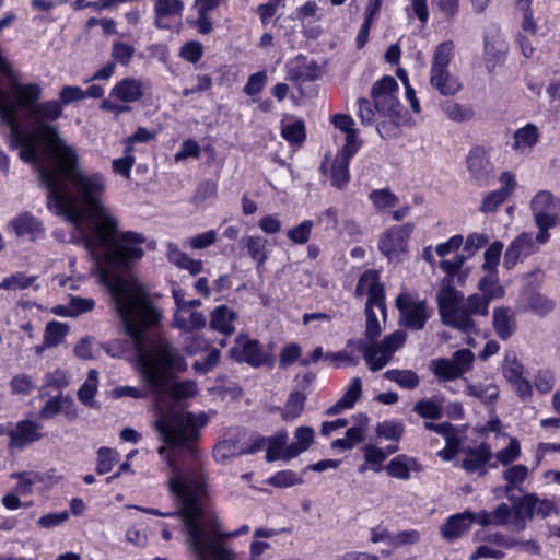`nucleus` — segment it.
<instances>
[{"mask_svg":"<svg viewBox=\"0 0 560 560\" xmlns=\"http://www.w3.org/2000/svg\"><path fill=\"white\" fill-rule=\"evenodd\" d=\"M98 281L108 288L115 312L136 346L141 378L155 395L160 416L154 421V428L160 439L172 447L187 446L191 451L190 445L199 440L200 430L208 423L209 416L206 412L196 415L177 406L168 410L164 407L166 398L178 400L195 396L197 385L192 381L170 385L176 373L187 369V363L168 341L161 339L148 348L143 346V330L159 323L161 312L136 279L112 276L102 268Z\"/></svg>","mask_w":560,"mask_h":560,"instance_id":"1","label":"nucleus"},{"mask_svg":"<svg viewBox=\"0 0 560 560\" xmlns=\"http://www.w3.org/2000/svg\"><path fill=\"white\" fill-rule=\"evenodd\" d=\"M72 188L47 201L50 210L73 224L80 241L91 253H101L105 262L115 269H130L144 257V234L122 231L119 219L104 206L102 196L106 184L100 173L72 176Z\"/></svg>","mask_w":560,"mask_h":560,"instance_id":"2","label":"nucleus"},{"mask_svg":"<svg viewBox=\"0 0 560 560\" xmlns=\"http://www.w3.org/2000/svg\"><path fill=\"white\" fill-rule=\"evenodd\" d=\"M0 103L12 109L14 127L0 113L1 124L9 129V143L12 148L20 149L19 156L23 162L36 165L40 182L48 190L47 201L69 190L66 180L72 185L73 174H88L79 166V156L74 149L60 139L55 126L48 124L62 115V106L58 101L33 106L28 116L38 126L28 132L21 128L16 105L5 102L1 90Z\"/></svg>","mask_w":560,"mask_h":560,"instance_id":"3","label":"nucleus"},{"mask_svg":"<svg viewBox=\"0 0 560 560\" xmlns=\"http://www.w3.org/2000/svg\"><path fill=\"white\" fill-rule=\"evenodd\" d=\"M191 455L195 460L194 464L184 469H179L174 460L168 458V465L172 469V476L168 479V488L172 494L179 501L182 506L180 511L164 513L156 509H148L138 505H130L129 508L155 516H179L184 520L183 512L191 503V505H196L203 516H211L201 506V500L206 494V482L198 460V450H191Z\"/></svg>","mask_w":560,"mask_h":560,"instance_id":"4","label":"nucleus"},{"mask_svg":"<svg viewBox=\"0 0 560 560\" xmlns=\"http://www.w3.org/2000/svg\"><path fill=\"white\" fill-rule=\"evenodd\" d=\"M183 515L187 544L197 560H233V552L217 541L220 533L215 516H203L191 503Z\"/></svg>","mask_w":560,"mask_h":560,"instance_id":"5","label":"nucleus"},{"mask_svg":"<svg viewBox=\"0 0 560 560\" xmlns=\"http://www.w3.org/2000/svg\"><path fill=\"white\" fill-rule=\"evenodd\" d=\"M355 293L358 295L368 294L369 296L365 305V337L373 341L380 337L382 332L374 307L378 308L383 318L386 316L385 289L380 282L378 273L374 270L364 271L357 283Z\"/></svg>","mask_w":560,"mask_h":560,"instance_id":"6","label":"nucleus"},{"mask_svg":"<svg viewBox=\"0 0 560 560\" xmlns=\"http://www.w3.org/2000/svg\"><path fill=\"white\" fill-rule=\"evenodd\" d=\"M454 56L455 43L452 39L440 43L433 50L430 68V84L444 96H453L463 88L459 78L452 74L448 69Z\"/></svg>","mask_w":560,"mask_h":560,"instance_id":"7","label":"nucleus"},{"mask_svg":"<svg viewBox=\"0 0 560 560\" xmlns=\"http://www.w3.org/2000/svg\"><path fill=\"white\" fill-rule=\"evenodd\" d=\"M436 302L441 320L445 326L453 327L463 332L475 329L474 319L463 315V295L453 287L452 278L445 277L436 294Z\"/></svg>","mask_w":560,"mask_h":560,"instance_id":"8","label":"nucleus"},{"mask_svg":"<svg viewBox=\"0 0 560 560\" xmlns=\"http://www.w3.org/2000/svg\"><path fill=\"white\" fill-rule=\"evenodd\" d=\"M530 207L539 230L536 242L545 244L550 238L549 230L560 223V199L548 190H541L533 198Z\"/></svg>","mask_w":560,"mask_h":560,"instance_id":"9","label":"nucleus"},{"mask_svg":"<svg viewBox=\"0 0 560 560\" xmlns=\"http://www.w3.org/2000/svg\"><path fill=\"white\" fill-rule=\"evenodd\" d=\"M395 305L400 313V323L411 330H421L430 317L424 301H416L408 293L397 295Z\"/></svg>","mask_w":560,"mask_h":560,"instance_id":"10","label":"nucleus"},{"mask_svg":"<svg viewBox=\"0 0 560 560\" xmlns=\"http://www.w3.org/2000/svg\"><path fill=\"white\" fill-rule=\"evenodd\" d=\"M406 332L396 330L386 336L382 341L374 342L366 364L372 372L385 368L394 357V353L400 349L406 341Z\"/></svg>","mask_w":560,"mask_h":560,"instance_id":"11","label":"nucleus"},{"mask_svg":"<svg viewBox=\"0 0 560 560\" xmlns=\"http://www.w3.org/2000/svg\"><path fill=\"white\" fill-rule=\"evenodd\" d=\"M509 51V44L499 26L492 24L485 31L483 60L489 72L501 65Z\"/></svg>","mask_w":560,"mask_h":560,"instance_id":"12","label":"nucleus"},{"mask_svg":"<svg viewBox=\"0 0 560 560\" xmlns=\"http://www.w3.org/2000/svg\"><path fill=\"white\" fill-rule=\"evenodd\" d=\"M412 223L392 226L380 237L378 248L389 260L397 259L400 254L407 250V241L413 232Z\"/></svg>","mask_w":560,"mask_h":560,"instance_id":"13","label":"nucleus"},{"mask_svg":"<svg viewBox=\"0 0 560 560\" xmlns=\"http://www.w3.org/2000/svg\"><path fill=\"white\" fill-rule=\"evenodd\" d=\"M42 424L32 420H20L8 431L10 450H23L43 438Z\"/></svg>","mask_w":560,"mask_h":560,"instance_id":"14","label":"nucleus"},{"mask_svg":"<svg viewBox=\"0 0 560 560\" xmlns=\"http://www.w3.org/2000/svg\"><path fill=\"white\" fill-rule=\"evenodd\" d=\"M466 166L471 179L479 185L485 184L494 171L489 153L483 147H475L470 150L466 158Z\"/></svg>","mask_w":560,"mask_h":560,"instance_id":"15","label":"nucleus"},{"mask_svg":"<svg viewBox=\"0 0 560 560\" xmlns=\"http://www.w3.org/2000/svg\"><path fill=\"white\" fill-rule=\"evenodd\" d=\"M538 243L536 236L532 233H521L506 248L504 254V266L511 269L516 262L525 257H528L538 250Z\"/></svg>","mask_w":560,"mask_h":560,"instance_id":"16","label":"nucleus"},{"mask_svg":"<svg viewBox=\"0 0 560 560\" xmlns=\"http://www.w3.org/2000/svg\"><path fill=\"white\" fill-rule=\"evenodd\" d=\"M477 523V514L470 511L453 514L440 526L441 536L447 541H454L460 538Z\"/></svg>","mask_w":560,"mask_h":560,"instance_id":"17","label":"nucleus"},{"mask_svg":"<svg viewBox=\"0 0 560 560\" xmlns=\"http://www.w3.org/2000/svg\"><path fill=\"white\" fill-rule=\"evenodd\" d=\"M245 435L241 431H235L229 436L219 441L213 448V457L218 463L228 460L244 454L245 445L243 443Z\"/></svg>","mask_w":560,"mask_h":560,"instance_id":"18","label":"nucleus"},{"mask_svg":"<svg viewBox=\"0 0 560 560\" xmlns=\"http://www.w3.org/2000/svg\"><path fill=\"white\" fill-rule=\"evenodd\" d=\"M238 349L241 350V352L236 357V359L238 361H244L252 366L258 368L264 364H267L270 361L269 354L262 350V347L256 340H237V347L231 349L233 355L236 354Z\"/></svg>","mask_w":560,"mask_h":560,"instance_id":"19","label":"nucleus"},{"mask_svg":"<svg viewBox=\"0 0 560 560\" xmlns=\"http://www.w3.org/2000/svg\"><path fill=\"white\" fill-rule=\"evenodd\" d=\"M8 228L19 237H27L35 241L44 233L42 223L32 214L24 212L12 219L8 223Z\"/></svg>","mask_w":560,"mask_h":560,"instance_id":"20","label":"nucleus"},{"mask_svg":"<svg viewBox=\"0 0 560 560\" xmlns=\"http://www.w3.org/2000/svg\"><path fill=\"white\" fill-rule=\"evenodd\" d=\"M385 470L393 478L409 480L411 472L422 470V465L415 457L401 454L390 459L385 466Z\"/></svg>","mask_w":560,"mask_h":560,"instance_id":"21","label":"nucleus"},{"mask_svg":"<svg viewBox=\"0 0 560 560\" xmlns=\"http://www.w3.org/2000/svg\"><path fill=\"white\" fill-rule=\"evenodd\" d=\"M143 82L136 78H125L113 88L110 95L124 103H135L143 97Z\"/></svg>","mask_w":560,"mask_h":560,"instance_id":"22","label":"nucleus"},{"mask_svg":"<svg viewBox=\"0 0 560 560\" xmlns=\"http://www.w3.org/2000/svg\"><path fill=\"white\" fill-rule=\"evenodd\" d=\"M399 450L398 444H390L384 450L373 444L364 446V464L359 467L360 472H364L368 467L375 472L382 470V464L388 455L396 453Z\"/></svg>","mask_w":560,"mask_h":560,"instance_id":"23","label":"nucleus"},{"mask_svg":"<svg viewBox=\"0 0 560 560\" xmlns=\"http://www.w3.org/2000/svg\"><path fill=\"white\" fill-rule=\"evenodd\" d=\"M476 514L477 523L483 527L504 526L511 523L512 509L506 503H501L492 512L480 510Z\"/></svg>","mask_w":560,"mask_h":560,"instance_id":"24","label":"nucleus"},{"mask_svg":"<svg viewBox=\"0 0 560 560\" xmlns=\"http://www.w3.org/2000/svg\"><path fill=\"white\" fill-rule=\"evenodd\" d=\"M295 443L283 450V459L289 460L308 450L314 441V430L311 427H299L294 432Z\"/></svg>","mask_w":560,"mask_h":560,"instance_id":"25","label":"nucleus"},{"mask_svg":"<svg viewBox=\"0 0 560 560\" xmlns=\"http://www.w3.org/2000/svg\"><path fill=\"white\" fill-rule=\"evenodd\" d=\"M490 458V447L487 444H481L477 448H469L466 451L462 466L468 472L481 470V474H485L483 467Z\"/></svg>","mask_w":560,"mask_h":560,"instance_id":"26","label":"nucleus"},{"mask_svg":"<svg viewBox=\"0 0 560 560\" xmlns=\"http://www.w3.org/2000/svg\"><path fill=\"white\" fill-rule=\"evenodd\" d=\"M235 318L236 314L231 308L226 305H219L212 311L209 325L213 330L231 335L234 331Z\"/></svg>","mask_w":560,"mask_h":560,"instance_id":"27","label":"nucleus"},{"mask_svg":"<svg viewBox=\"0 0 560 560\" xmlns=\"http://www.w3.org/2000/svg\"><path fill=\"white\" fill-rule=\"evenodd\" d=\"M539 130L534 124L518 128L513 135L512 149L524 153L530 150L538 141Z\"/></svg>","mask_w":560,"mask_h":560,"instance_id":"28","label":"nucleus"},{"mask_svg":"<svg viewBox=\"0 0 560 560\" xmlns=\"http://www.w3.org/2000/svg\"><path fill=\"white\" fill-rule=\"evenodd\" d=\"M492 323L495 334L502 340L509 339L516 328L514 316L504 307L494 308Z\"/></svg>","mask_w":560,"mask_h":560,"instance_id":"29","label":"nucleus"},{"mask_svg":"<svg viewBox=\"0 0 560 560\" xmlns=\"http://www.w3.org/2000/svg\"><path fill=\"white\" fill-rule=\"evenodd\" d=\"M16 107H23L27 114L33 109V106L38 104L42 96V89L37 83L20 84L15 89Z\"/></svg>","mask_w":560,"mask_h":560,"instance_id":"30","label":"nucleus"},{"mask_svg":"<svg viewBox=\"0 0 560 560\" xmlns=\"http://www.w3.org/2000/svg\"><path fill=\"white\" fill-rule=\"evenodd\" d=\"M553 307V301L539 292L529 291L524 296L523 310L540 317L546 316Z\"/></svg>","mask_w":560,"mask_h":560,"instance_id":"31","label":"nucleus"},{"mask_svg":"<svg viewBox=\"0 0 560 560\" xmlns=\"http://www.w3.org/2000/svg\"><path fill=\"white\" fill-rule=\"evenodd\" d=\"M241 243L247 249L250 258L257 261V269H259L267 260V240L260 235H246Z\"/></svg>","mask_w":560,"mask_h":560,"instance_id":"32","label":"nucleus"},{"mask_svg":"<svg viewBox=\"0 0 560 560\" xmlns=\"http://www.w3.org/2000/svg\"><path fill=\"white\" fill-rule=\"evenodd\" d=\"M525 503L527 504V517L532 520L535 514L542 518L551 515L552 513L559 514V510L550 500H540L536 494L530 493L525 495Z\"/></svg>","mask_w":560,"mask_h":560,"instance_id":"33","label":"nucleus"},{"mask_svg":"<svg viewBox=\"0 0 560 560\" xmlns=\"http://www.w3.org/2000/svg\"><path fill=\"white\" fill-rule=\"evenodd\" d=\"M305 401L306 395L304 393L299 390L292 392L281 409L282 420L290 422L299 418L304 410Z\"/></svg>","mask_w":560,"mask_h":560,"instance_id":"34","label":"nucleus"},{"mask_svg":"<svg viewBox=\"0 0 560 560\" xmlns=\"http://www.w3.org/2000/svg\"><path fill=\"white\" fill-rule=\"evenodd\" d=\"M384 377L406 389H415L420 383L419 375L411 370H388L384 373Z\"/></svg>","mask_w":560,"mask_h":560,"instance_id":"35","label":"nucleus"},{"mask_svg":"<svg viewBox=\"0 0 560 560\" xmlns=\"http://www.w3.org/2000/svg\"><path fill=\"white\" fill-rule=\"evenodd\" d=\"M98 373L96 370H90L85 382L81 385L78 390L79 400L90 407H95V394L97 392Z\"/></svg>","mask_w":560,"mask_h":560,"instance_id":"36","label":"nucleus"},{"mask_svg":"<svg viewBox=\"0 0 560 560\" xmlns=\"http://www.w3.org/2000/svg\"><path fill=\"white\" fill-rule=\"evenodd\" d=\"M413 411L421 418L439 420L443 416V400L421 399L413 405Z\"/></svg>","mask_w":560,"mask_h":560,"instance_id":"37","label":"nucleus"},{"mask_svg":"<svg viewBox=\"0 0 560 560\" xmlns=\"http://www.w3.org/2000/svg\"><path fill=\"white\" fill-rule=\"evenodd\" d=\"M185 314L186 313H175L173 319L175 327L185 331H190L194 329H201L206 326L207 319L201 312L194 311L188 316Z\"/></svg>","mask_w":560,"mask_h":560,"instance_id":"38","label":"nucleus"},{"mask_svg":"<svg viewBox=\"0 0 560 560\" xmlns=\"http://www.w3.org/2000/svg\"><path fill=\"white\" fill-rule=\"evenodd\" d=\"M184 3L180 0H155L154 11L156 15L155 25L163 27L161 20L168 16L180 15Z\"/></svg>","mask_w":560,"mask_h":560,"instance_id":"39","label":"nucleus"},{"mask_svg":"<svg viewBox=\"0 0 560 560\" xmlns=\"http://www.w3.org/2000/svg\"><path fill=\"white\" fill-rule=\"evenodd\" d=\"M479 289L490 301L504 294L503 287L499 284L497 271H486V275L479 281Z\"/></svg>","mask_w":560,"mask_h":560,"instance_id":"40","label":"nucleus"},{"mask_svg":"<svg viewBox=\"0 0 560 560\" xmlns=\"http://www.w3.org/2000/svg\"><path fill=\"white\" fill-rule=\"evenodd\" d=\"M433 374L443 381H453L462 376L452 359H436L431 362Z\"/></svg>","mask_w":560,"mask_h":560,"instance_id":"41","label":"nucleus"},{"mask_svg":"<svg viewBox=\"0 0 560 560\" xmlns=\"http://www.w3.org/2000/svg\"><path fill=\"white\" fill-rule=\"evenodd\" d=\"M120 454L110 447H100L97 451V464H96V472L98 475H104L114 468V466L119 462Z\"/></svg>","mask_w":560,"mask_h":560,"instance_id":"42","label":"nucleus"},{"mask_svg":"<svg viewBox=\"0 0 560 560\" xmlns=\"http://www.w3.org/2000/svg\"><path fill=\"white\" fill-rule=\"evenodd\" d=\"M349 163L335 156L330 167L331 185L342 189L349 183Z\"/></svg>","mask_w":560,"mask_h":560,"instance_id":"43","label":"nucleus"},{"mask_svg":"<svg viewBox=\"0 0 560 560\" xmlns=\"http://www.w3.org/2000/svg\"><path fill=\"white\" fill-rule=\"evenodd\" d=\"M490 300L485 295L479 296L477 294L470 295L466 302L463 301L462 312L468 319H472V315L486 316L488 314V305Z\"/></svg>","mask_w":560,"mask_h":560,"instance_id":"44","label":"nucleus"},{"mask_svg":"<svg viewBox=\"0 0 560 560\" xmlns=\"http://www.w3.org/2000/svg\"><path fill=\"white\" fill-rule=\"evenodd\" d=\"M502 372L509 383L524 376L525 368L523 363L517 359L515 352L511 351L505 354Z\"/></svg>","mask_w":560,"mask_h":560,"instance_id":"45","label":"nucleus"},{"mask_svg":"<svg viewBox=\"0 0 560 560\" xmlns=\"http://www.w3.org/2000/svg\"><path fill=\"white\" fill-rule=\"evenodd\" d=\"M503 476L508 482L505 492L509 493L512 489H520L521 485L524 483L528 476V468L525 465L517 464L508 468Z\"/></svg>","mask_w":560,"mask_h":560,"instance_id":"46","label":"nucleus"},{"mask_svg":"<svg viewBox=\"0 0 560 560\" xmlns=\"http://www.w3.org/2000/svg\"><path fill=\"white\" fill-rule=\"evenodd\" d=\"M36 276H26L23 272H16L10 277L4 278L5 290H24L33 287L35 291L39 290V285L36 284Z\"/></svg>","mask_w":560,"mask_h":560,"instance_id":"47","label":"nucleus"},{"mask_svg":"<svg viewBox=\"0 0 560 560\" xmlns=\"http://www.w3.org/2000/svg\"><path fill=\"white\" fill-rule=\"evenodd\" d=\"M374 100L375 110L386 116H394L398 113L399 100L394 93L392 94H380L372 96Z\"/></svg>","mask_w":560,"mask_h":560,"instance_id":"48","label":"nucleus"},{"mask_svg":"<svg viewBox=\"0 0 560 560\" xmlns=\"http://www.w3.org/2000/svg\"><path fill=\"white\" fill-rule=\"evenodd\" d=\"M370 200L377 211L393 208L398 203V198L388 188L375 189L370 196Z\"/></svg>","mask_w":560,"mask_h":560,"instance_id":"49","label":"nucleus"},{"mask_svg":"<svg viewBox=\"0 0 560 560\" xmlns=\"http://www.w3.org/2000/svg\"><path fill=\"white\" fill-rule=\"evenodd\" d=\"M68 332V326L63 323L59 322H49L45 328L44 339L46 340V346L56 347L60 345L66 335Z\"/></svg>","mask_w":560,"mask_h":560,"instance_id":"50","label":"nucleus"},{"mask_svg":"<svg viewBox=\"0 0 560 560\" xmlns=\"http://www.w3.org/2000/svg\"><path fill=\"white\" fill-rule=\"evenodd\" d=\"M288 441L287 432H279L275 436H271L268 440V448L266 453L267 462L271 463L278 460L280 458L283 459V447L285 446Z\"/></svg>","mask_w":560,"mask_h":560,"instance_id":"51","label":"nucleus"},{"mask_svg":"<svg viewBox=\"0 0 560 560\" xmlns=\"http://www.w3.org/2000/svg\"><path fill=\"white\" fill-rule=\"evenodd\" d=\"M466 393L470 396L481 399L483 402H492L499 396V388L494 384L487 385H468Z\"/></svg>","mask_w":560,"mask_h":560,"instance_id":"52","label":"nucleus"},{"mask_svg":"<svg viewBox=\"0 0 560 560\" xmlns=\"http://www.w3.org/2000/svg\"><path fill=\"white\" fill-rule=\"evenodd\" d=\"M281 136L290 143L301 144L306 138L305 124L303 120H295L282 127Z\"/></svg>","mask_w":560,"mask_h":560,"instance_id":"53","label":"nucleus"},{"mask_svg":"<svg viewBox=\"0 0 560 560\" xmlns=\"http://www.w3.org/2000/svg\"><path fill=\"white\" fill-rule=\"evenodd\" d=\"M135 51L136 49L132 45L124 42H116L113 44L110 51V58L113 59L112 62L127 66L133 58Z\"/></svg>","mask_w":560,"mask_h":560,"instance_id":"54","label":"nucleus"},{"mask_svg":"<svg viewBox=\"0 0 560 560\" xmlns=\"http://www.w3.org/2000/svg\"><path fill=\"white\" fill-rule=\"evenodd\" d=\"M404 424L395 421H384L376 427V434L389 441H399L404 433Z\"/></svg>","mask_w":560,"mask_h":560,"instance_id":"55","label":"nucleus"},{"mask_svg":"<svg viewBox=\"0 0 560 560\" xmlns=\"http://www.w3.org/2000/svg\"><path fill=\"white\" fill-rule=\"evenodd\" d=\"M509 197V190L506 188H500L491 191L483 198L480 205V211L483 213L494 212L497 208L503 203Z\"/></svg>","mask_w":560,"mask_h":560,"instance_id":"56","label":"nucleus"},{"mask_svg":"<svg viewBox=\"0 0 560 560\" xmlns=\"http://www.w3.org/2000/svg\"><path fill=\"white\" fill-rule=\"evenodd\" d=\"M511 524L516 530H523L527 525V504L525 503V495L513 503Z\"/></svg>","mask_w":560,"mask_h":560,"instance_id":"57","label":"nucleus"},{"mask_svg":"<svg viewBox=\"0 0 560 560\" xmlns=\"http://www.w3.org/2000/svg\"><path fill=\"white\" fill-rule=\"evenodd\" d=\"M218 234L214 230H209L203 233L197 234L192 237L187 238L184 242L186 247L191 249H205L215 243Z\"/></svg>","mask_w":560,"mask_h":560,"instance_id":"58","label":"nucleus"},{"mask_svg":"<svg viewBox=\"0 0 560 560\" xmlns=\"http://www.w3.org/2000/svg\"><path fill=\"white\" fill-rule=\"evenodd\" d=\"M421 540V533L417 529L401 530L393 534L390 537V546L393 548H400L404 546L416 545Z\"/></svg>","mask_w":560,"mask_h":560,"instance_id":"59","label":"nucleus"},{"mask_svg":"<svg viewBox=\"0 0 560 560\" xmlns=\"http://www.w3.org/2000/svg\"><path fill=\"white\" fill-rule=\"evenodd\" d=\"M314 224L312 220H305L299 225L290 229L287 232V236L295 244H305L310 240Z\"/></svg>","mask_w":560,"mask_h":560,"instance_id":"60","label":"nucleus"},{"mask_svg":"<svg viewBox=\"0 0 560 560\" xmlns=\"http://www.w3.org/2000/svg\"><path fill=\"white\" fill-rule=\"evenodd\" d=\"M555 373L548 369L539 370L534 380V386L540 394L550 393L555 387Z\"/></svg>","mask_w":560,"mask_h":560,"instance_id":"61","label":"nucleus"},{"mask_svg":"<svg viewBox=\"0 0 560 560\" xmlns=\"http://www.w3.org/2000/svg\"><path fill=\"white\" fill-rule=\"evenodd\" d=\"M503 244L501 242H493L485 252V262L483 270L485 271H497V266L499 265L500 257L502 254Z\"/></svg>","mask_w":560,"mask_h":560,"instance_id":"62","label":"nucleus"},{"mask_svg":"<svg viewBox=\"0 0 560 560\" xmlns=\"http://www.w3.org/2000/svg\"><path fill=\"white\" fill-rule=\"evenodd\" d=\"M368 423L369 418L365 415H359L357 417V424L347 430L345 438L351 441L353 446L362 442L365 439Z\"/></svg>","mask_w":560,"mask_h":560,"instance_id":"63","label":"nucleus"},{"mask_svg":"<svg viewBox=\"0 0 560 560\" xmlns=\"http://www.w3.org/2000/svg\"><path fill=\"white\" fill-rule=\"evenodd\" d=\"M451 359L454 362L456 369L463 375L471 370L472 363L475 361V354L469 349H460L455 351Z\"/></svg>","mask_w":560,"mask_h":560,"instance_id":"64","label":"nucleus"}]
</instances>
